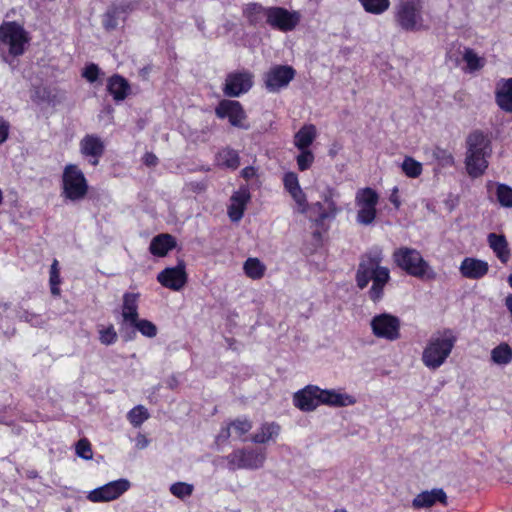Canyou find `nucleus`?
Masks as SVG:
<instances>
[{"label":"nucleus","instance_id":"obj_1","mask_svg":"<svg viewBox=\"0 0 512 512\" xmlns=\"http://www.w3.org/2000/svg\"><path fill=\"white\" fill-rule=\"evenodd\" d=\"M382 260V249L373 247L362 256L356 273V282L360 289L367 287L372 280L369 296L374 302L382 299L384 287L390 280L388 268L380 266Z\"/></svg>","mask_w":512,"mask_h":512},{"label":"nucleus","instance_id":"obj_2","mask_svg":"<svg viewBox=\"0 0 512 512\" xmlns=\"http://www.w3.org/2000/svg\"><path fill=\"white\" fill-rule=\"evenodd\" d=\"M458 336L450 328H444L435 332L427 341L422 351L421 360L430 370L440 368L450 357Z\"/></svg>","mask_w":512,"mask_h":512},{"label":"nucleus","instance_id":"obj_3","mask_svg":"<svg viewBox=\"0 0 512 512\" xmlns=\"http://www.w3.org/2000/svg\"><path fill=\"white\" fill-rule=\"evenodd\" d=\"M491 151L488 135L474 131L468 136L465 165L469 176L477 178L485 173Z\"/></svg>","mask_w":512,"mask_h":512},{"label":"nucleus","instance_id":"obj_4","mask_svg":"<svg viewBox=\"0 0 512 512\" xmlns=\"http://www.w3.org/2000/svg\"><path fill=\"white\" fill-rule=\"evenodd\" d=\"M393 259L399 268L413 277L427 280L436 278L434 270L416 249L400 247L394 251Z\"/></svg>","mask_w":512,"mask_h":512},{"label":"nucleus","instance_id":"obj_5","mask_svg":"<svg viewBox=\"0 0 512 512\" xmlns=\"http://www.w3.org/2000/svg\"><path fill=\"white\" fill-rule=\"evenodd\" d=\"M422 8V0H400L395 12L397 24L406 31L424 30Z\"/></svg>","mask_w":512,"mask_h":512},{"label":"nucleus","instance_id":"obj_6","mask_svg":"<svg viewBox=\"0 0 512 512\" xmlns=\"http://www.w3.org/2000/svg\"><path fill=\"white\" fill-rule=\"evenodd\" d=\"M30 41L28 32L17 22H3L0 25V42L8 47L9 55L18 57L24 54Z\"/></svg>","mask_w":512,"mask_h":512},{"label":"nucleus","instance_id":"obj_7","mask_svg":"<svg viewBox=\"0 0 512 512\" xmlns=\"http://www.w3.org/2000/svg\"><path fill=\"white\" fill-rule=\"evenodd\" d=\"M62 189L64 197L71 201L85 198L88 192V183L83 172L76 165L68 164L64 168Z\"/></svg>","mask_w":512,"mask_h":512},{"label":"nucleus","instance_id":"obj_8","mask_svg":"<svg viewBox=\"0 0 512 512\" xmlns=\"http://www.w3.org/2000/svg\"><path fill=\"white\" fill-rule=\"evenodd\" d=\"M378 202L379 195L373 188L365 187L356 192L355 204L358 208L356 220L359 224L367 226L374 222Z\"/></svg>","mask_w":512,"mask_h":512},{"label":"nucleus","instance_id":"obj_9","mask_svg":"<svg viewBox=\"0 0 512 512\" xmlns=\"http://www.w3.org/2000/svg\"><path fill=\"white\" fill-rule=\"evenodd\" d=\"M266 459L264 449L243 448L236 449L226 456L230 470L258 469L263 466Z\"/></svg>","mask_w":512,"mask_h":512},{"label":"nucleus","instance_id":"obj_10","mask_svg":"<svg viewBox=\"0 0 512 512\" xmlns=\"http://www.w3.org/2000/svg\"><path fill=\"white\" fill-rule=\"evenodd\" d=\"M339 197V193L331 188H328L322 194V202H316L313 205V209L317 212V217L315 219V224L322 229L323 232H326L328 227H324V222L327 219H333L337 216L339 212H341L342 208L337 203V198Z\"/></svg>","mask_w":512,"mask_h":512},{"label":"nucleus","instance_id":"obj_11","mask_svg":"<svg viewBox=\"0 0 512 512\" xmlns=\"http://www.w3.org/2000/svg\"><path fill=\"white\" fill-rule=\"evenodd\" d=\"M371 329L377 338L395 341L400 337V320L394 315L382 313L372 318Z\"/></svg>","mask_w":512,"mask_h":512},{"label":"nucleus","instance_id":"obj_12","mask_svg":"<svg viewBox=\"0 0 512 512\" xmlns=\"http://www.w3.org/2000/svg\"><path fill=\"white\" fill-rule=\"evenodd\" d=\"M301 15L298 11H289L283 7H268L267 24L282 32L292 31L299 24Z\"/></svg>","mask_w":512,"mask_h":512},{"label":"nucleus","instance_id":"obj_13","mask_svg":"<svg viewBox=\"0 0 512 512\" xmlns=\"http://www.w3.org/2000/svg\"><path fill=\"white\" fill-rule=\"evenodd\" d=\"M296 71L289 65H273L264 74L263 81L269 92H279L286 88L294 79Z\"/></svg>","mask_w":512,"mask_h":512},{"label":"nucleus","instance_id":"obj_14","mask_svg":"<svg viewBox=\"0 0 512 512\" xmlns=\"http://www.w3.org/2000/svg\"><path fill=\"white\" fill-rule=\"evenodd\" d=\"M215 114L218 118H227L229 123L237 128L249 129V124L246 123V113L243 106L236 100H222L215 108Z\"/></svg>","mask_w":512,"mask_h":512},{"label":"nucleus","instance_id":"obj_15","mask_svg":"<svg viewBox=\"0 0 512 512\" xmlns=\"http://www.w3.org/2000/svg\"><path fill=\"white\" fill-rule=\"evenodd\" d=\"M254 75L248 70L234 71L227 74L223 93L228 97H238L247 93L253 86Z\"/></svg>","mask_w":512,"mask_h":512},{"label":"nucleus","instance_id":"obj_16","mask_svg":"<svg viewBox=\"0 0 512 512\" xmlns=\"http://www.w3.org/2000/svg\"><path fill=\"white\" fill-rule=\"evenodd\" d=\"M130 488L127 479L111 481L89 492L87 499L94 503L108 502L119 498Z\"/></svg>","mask_w":512,"mask_h":512},{"label":"nucleus","instance_id":"obj_17","mask_svg":"<svg viewBox=\"0 0 512 512\" xmlns=\"http://www.w3.org/2000/svg\"><path fill=\"white\" fill-rule=\"evenodd\" d=\"M158 282L173 291L181 290L187 282L186 266L180 261L175 267H168L157 275Z\"/></svg>","mask_w":512,"mask_h":512},{"label":"nucleus","instance_id":"obj_18","mask_svg":"<svg viewBox=\"0 0 512 512\" xmlns=\"http://www.w3.org/2000/svg\"><path fill=\"white\" fill-rule=\"evenodd\" d=\"M321 388L315 385H307L294 394L293 402L295 407L304 412L314 411L322 405L320 397Z\"/></svg>","mask_w":512,"mask_h":512},{"label":"nucleus","instance_id":"obj_19","mask_svg":"<svg viewBox=\"0 0 512 512\" xmlns=\"http://www.w3.org/2000/svg\"><path fill=\"white\" fill-rule=\"evenodd\" d=\"M250 199L251 195L247 186H241L232 194L228 206V216L231 221L238 222L242 219Z\"/></svg>","mask_w":512,"mask_h":512},{"label":"nucleus","instance_id":"obj_20","mask_svg":"<svg viewBox=\"0 0 512 512\" xmlns=\"http://www.w3.org/2000/svg\"><path fill=\"white\" fill-rule=\"evenodd\" d=\"M104 150L105 146L103 141L96 135L88 134L80 141V151L82 155L89 158V162L93 166L98 165Z\"/></svg>","mask_w":512,"mask_h":512},{"label":"nucleus","instance_id":"obj_21","mask_svg":"<svg viewBox=\"0 0 512 512\" xmlns=\"http://www.w3.org/2000/svg\"><path fill=\"white\" fill-rule=\"evenodd\" d=\"M448 497L442 488H434L430 491H423L419 493L413 500L412 506L415 509H424L440 503L444 506L448 504Z\"/></svg>","mask_w":512,"mask_h":512},{"label":"nucleus","instance_id":"obj_22","mask_svg":"<svg viewBox=\"0 0 512 512\" xmlns=\"http://www.w3.org/2000/svg\"><path fill=\"white\" fill-rule=\"evenodd\" d=\"M139 300L140 293L138 292H126L123 294L121 306L122 327L125 324L131 325L139 318Z\"/></svg>","mask_w":512,"mask_h":512},{"label":"nucleus","instance_id":"obj_23","mask_svg":"<svg viewBox=\"0 0 512 512\" xmlns=\"http://www.w3.org/2000/svg\"><path fill=\"white\" fill-rule=\"evenodd\" d=\"M459 271L464 278L477 280L488 273L489 265L484 260L466 257L461 262Z\"/></svg>","mask_w":512,"mask_h":512},{"label":"nucleus","instance_id":"obj_24","mask_svg":"<svg viewBox=\"0 0 512 512\" xmlns=\"http://www.w3.org/2000/svg\"><path fill=\"white\" fill-rule=\"evenodd\" d=\"M322 405L330 407H347L356 403L353 395L335 389H321L320 392Z\"/></svg>","mask_w":512,"mask_h":512},{"label":"nucleus","instance_id":"obj_25","mask_svg":"<svg viewBox=\"0 0 512 512\" xmlns=\"http://www.w3.org/2000/svg\"><path fill=\"white\" fill-rule=\"evenodd\" d=\"M486 189L488 198L491 201L494 200V195L495 201L498 202L500 206L504 208H512V187L489 180L486 183Z\"/></svg>","mask_w":512,"mask_h":512},{"label":"nucleus","instance_id":"obj_26","mask_svg":"<svg viewBox=\"0 0 512 512\" xmlns=\"http://www.w3.org/2000/svg\"><path fill=\"white\" fill-rule=\"evenodd\" d=\"M497 105L505 112H512V78L497 82L495 91Z\"/></svg>","mask_w":512,"mask_h":512},{"label":"nucleus","instance_id":"obj_27","mask_svg":"<svg viewBox=\"0 0 512 512\" xmlns=\"http://www.w3.org/2000/svg\"><path fill=\"white\" fill-rule=\"evenodd\" d=\"M176 247L175 238L167 233H162L155 236L149 246V251L152 255L157 257H164L169 251Z\"/></svg>","mask_w":512,"mask_h":512},{"label":"nucleus","instance_id":"obj_28","mask_svg":"<svg viewBox=\"0 0 512 512\" xmlns=\"http://www.w3.org/2000/svg\"><path fill=\"white\" fill-rule=\"evenodd\" d=\"M107 90L114 101L120 102L129 95L130 85L124 77L115 74L107 80Z\"/></svg>","mask_w":512,"mask_h":512},{"label":"nucleus","instance_id":"obj_29","mask_svg":"<svg viewBox=\"0 0 512 512\" xmlns=\"http://www.w3.org/2000/svg\"><path fill=\"white\" fill-rule=\"evenodd\" d=\"M487 242L496 257L506 264L510 259V249L506 237L502 234L490 233L487 236Z\"/></svg>","mask_w":512,"mask_h":512},{"label":"nucleus","instance_id":"obj_30","mask_svg":"<svg viewBox=\"0 0 512 512\" xmlns=\"http://www.w3.org/2000/svg\"><path fill=\"white\" fill-rule=\"evenodd\" d=\"M316 137V126L314 124H305L295 133L293 143L298 150L309 149Z\"/></svg>","mask_w":512,"mask_h":512},{"label":"nucleus","instance_id":"obj_31","mask_svg":"<svg viewBox=\"0 0 512 512\" xmlns=\"http://www.w3.org/2000/svg\"><path fill=\"white\" fill-rule=\"evenodd\" d=\"M215 165L220 168L236 170L240 165L238 151L230 147L220 149L215 156Z\"/></svg>","mask_w":512,"mask_h":512},{"label":"nucleus","instance_id":"obj_32","mask_svg":"<svg viewBox=\"0 0 512 512\" xmlns=\"http://www.w3.org/2000/svg\"><path fill=\"white\" fill-rule=\"evenodd\" d=\"M268 7H264L259 3H248L243 7V16L251 25L262 24L267 22Z\"/></svg>","mask_w":512,"mask_h":512},{"label":"nucleus","instance_id":"obj_33","mask_svg":"<svg viewBox=\"0 0 512 512\" xmlns=\"http://www.w3.org/2000/svg\"><path fill=\"white\" fill-rule=\"evenodd\" d=\"M279 432L280 426L277 423H263L258 432L251 437V441L257 444L266 443L277 437Z\"/></svg>","mask_w":512,"mask_h":512},{"label":"nucleus","instance_id":"obj_34","mask_svg":"<svg viewBox=\"0 0 512 512\" xmlns=\"http://www.w3.org/2000/svg\"><path fill=\"white\" fill-rule=\"evenodd\" d=\"M252 428V422L246 418H237L235 420L230 421L225 429H222L220 436L224 437L225 439L230 437V430L233 429L235 434L238 437H241L248 433Z\"/></svg>","mask_w":512,"mask_h":512},{"label":"nucleus","instance_id":"obj_35","mask_svg":"<svg viewBox=\"0 0 512 512\" xmlns=\"http://www.w3.org/2000/svg\"><path fill=\"white\" fill-rule=\"evenodd\" d=\"M243 270L250 279L259 280L264 277L266 266L258 258L250 257L244 262Z\"/></svg>","mask_w":512,"mask_h":512},{"label":"nucleus","instance_id":"obj_36","mask_svg":"<svg viewBox=\"0 0 512 512\" xmlns=\"http://www.w3.org/2000/svg\"><path fill=\"white\" fill-rule=\"evenodd\" d=\"M491 360L494 364L505 366L512 361V348L503 342L491 350Z\"/></svg>","mask_w":512,"mask_h":512},{"label":"nucleus","instance_id":"obj_37","mask_svg":"<svg viewBox=\"0 0 512 512\" xmlns=\"http://www.w3.org/2000/svg\"><path fill=\"white\" fill-rule=\"evenodd\" d=\"M463 60L467 65L466 71L470 73L480 70L485 65V58L478 56V54L471 48H466L464 50Z\"/></svg>","mask_w":512,"mask_h":512},{"label":"nucleus","instance_id":"obj_38","mask_svg":"<svg viewBox=\"0 0 512 512\" xmlns=\"http://www.w3.org/2000/svg\"><path fill=\"white\" fill-rule=\"evenodd\" d=\"M401 169L408 178H418L423 171L422 164L410 156L404 158Z\"/></svg>","mask_w":512,"mask_h":512},{"label":"nucleus","instance_id":"obj_39","mask_svg":"<svg viewBox=\"0 0 512 512\" xmlns=\"http://www.w3.org/2000/svg\"><path fill=\"white\" fill-rule=\"evenodd\" d=\"M364 10L368 13L379 15L388 10L389 0H359Z\"/></svg>","mask_w":512,"mask_h":512},{"label":"nucleus","instance_id":"obj_40","mask_svg":"<svg viewBox=\"0 0 512 512\" xmlns=\"http://www.w3.org/2000/svg\"><path fill=\"white\" fill-rule=\"evenodd\" d=\"M127 418L134 427H140L149 418V412L144 406L137 405L128 412Z\"/></svg>","mask_w":512,"mask_h":512},{"label":"nucleus","instance_id":"obj_41","mask_svg":"<svg viewBox=\"0 0 512 512\" xmlns=\"http://www.w3.org/2000/svg\"><path fill=\"white\" fill-rule=\"evenodd\" d=\"M49 284L51 293L54 296L60 295V284H61V278H60V269H59V262L58 260L54 259L51 267H50V278H49Z\"/></svg>","mask_w":512,"mask_h":512},{"label":"nucleus","instance_id":"obj_42","mask_svg":"<svg viewBox=\"0 0 512 512\" xmlns=\"http://www.w3.org/2000/svg\"><path fill=\"white\" fill-rule=\"evenodd\" d=\"M137 331H139L143 336L148 338H153L157 335L158 329L156 325L147 320L138 318L137 321L131 324Z\"/></svg>","mask_w":512,"mask_h":512},{"label":"nucleus","instance_id":"obj_43","mask_svg":"<svg viewBox=\"0 0 512 512\" xmlns=\"http://www.w3.org/2000/svg\"><path fill=\"white\" fill-rule=\"evenodd\" d=\"M169 490L173 496L184 500L192 495L194 486L185 482H176L170 486Z\"/></svg>","mask_w":512,"mask_h":512},{"label":"nucleus","instance_id":"obj_44","mask_svg":"<svg viewBox=\"0 0 512 512\" xmlns=\"http://www.w3.org/2000/svg\"><path fill=\"white\" fill-rule=\"evenodd\" d=\"M314 161L315 156L310 149L299 150V154L296 156L297 167L301 172L310 169Z\"/></svg>","mask_w":512,"mask_h":512},{"label":"nucleus","instance_id":"obj_45","mask_svg":"<svg viewBox=\"0 0 512 512\" xmlns=\"http://www.w3.org/2000/svg\"><path fill=\"white\" fill-rule=\"evenodd\" d=\"M117 332L112 324L99 329V340L102 344L108 346L117 341Z\"/></svg>","mask_w":512,"mask_h":512},{"label":"nucleus","instance_id":"obj_46","mask_svg":"<svg viewBox=\"0 0 512 512\" xmlns=\"http://www.w3.org/2000/svg\"><path fill=\"white\" fill-rule=\"evenodd\" d=\"M75 451L77 456L83 459L90 460L93 457L91 443L86 438H82L76 443Z\"/></svg>","mask_w":512,"mask_h":512},{"label":"nucleus","instance_id":"obj_47","mask_svg":"<svg viewBox=\"0 0 512 512\" xmlns=\"http://www.w3.org/2000/svg\"><path fill=\"white\" fill-rule=\"evenodd\" d=\"M284 188L290 193L296 189L301 188L298 180V176L294 172H287L283 176Z\"/></svg>","mask_w":512,"mask_h":512},{"label":"nucleus","instance_id":"obj_48","mask_svg":"<svg viewBox=\"0 0 512 512\" xmlns=\"http://www.w3.org/2000/svg\"><path fill=\"white\" fill-rule=\"evenodd\" d=\"M99 75L100 69L94 63L86 65L82 72V76L90 83L95 82L98 79Z\"/></svg>","mask_w":512,"mask_h":512},{"label":"nucleus","instance_id":"obj_49","mask_svg":"<svg viewBox=\"0 0 512 512\" xmlns=\"http://www.w3.org/2000/svg\"><path fill=\"white\" fill-rule=\"evenodd\" d=\"M289 194L291 195L293 200L298 205L300 211L305 212L307 210L308 203H307L306 195L303 192V190L301 188H299V189H296L295 191H291Z\"/></svg>","mask_w":512,"mask_h":512},{"label":"nucleus","instance_id":"obj_50","mask_svg":"<svg viewBox=\"0 0 512 512\" xmlns=\"http://www.w3.org/2000/svg\"><path fill=\"white\" fill-rule=\"evenodd\" d=\"M117 9L109 10L105 15L103 19V25L106 30H113L117 27Z\"/></svg>","mask_w":512,"mask_h":512},{"label":"nucleus","instance_id":"obj_51","mask_svg":"<svg viewBox=\"0 0 512 512\" xmlns=\"http://www.w3.org/2000/svg\"><path fill=\"white\" fill-rule=\"evenodd\" d=\"M10 131V124L4 118L0 117V144L4 143Z\"/></svg>","mask_w":512,"mask_h":512},{"label":"nucleus","instance_id":"obj_52","mask_svg":"<svg viewBox=\"0 0 512 512\" xmlns=\"http://www.w3.org/2000/svg\"><path fill=\"white\" fill-rule=\"evenodd\" d=\"M438 153L442 154L441 157L437 154V158L440 160L441 165L451 166L454 164V158H453L452 154L446 153L445 151H442V150H439Z\"/></svg>","mask_w":512,"mask_h":512},{"label":"nucleus","instance_id":"obj_53","mask_svg":"<svg viewBox=\"0 0 512 512\" xmlns=\"http://www.w3.org/2000/svg\"><path fill=\"white\" fill-rule=\"evenodd\" d=\"M389 201L393 204L395 209H399L401 206V199L399 196V189L397 186H395L390 193Z\"/></svg>","mask_w":512,"mask_h":512},{"label":"nucleus","instance_id":"obj_54","mask_svg":"<svg viewBox=\"0 0 512 512\" xmlns=\"http://www.w3.org/2000/svg\"><path fill=\"white\" fill-rule=\"evenodd\" d=\"M241 176L246 180L250 181L257 177V169L253 166H248L242 169Z\"/></svg>","mask_w":512,"mask_h":512},{"label":"nucleus","instance_id":"obj_55","mask_svg":"<svg viewBox=\"0 0 512 512\" xmlns=\"http://www.w3.org/2000/svg\"><path fill=\"white\" fill-rule=\"evenodd\" d=\"M143 163L146 165V166H156L157 163H158V158L156 157L155 154H153L152 152H147L144 154L143 156Z\"/></svg>","mask_w":512,"mask_h":512},{"label":"nucleus","instance_id":"obj_56","mask_svg":"<svg viewBox=\"0 0 512 512\" xmlns=\"http://www.w3.org/2000/svg\"><path fill=\"white\" fill-rule=\"evenodd\" d=\"M313 238L314 240L318 243V244H321L322 243V231H319V230H316L313 232Z\"/></svg>","mask_w":512,"mask_h":512},{"label":"nucleus","instance_id":"obj_57","mask_svg":"<svg viewBox=\"0 0 512 512\" xmlns=\"http://www.w3.org/2000/svg\"><path fill=\"white\" fill-rule=\"evenodd\" d=\"M124 340L125 341H131L135 338V332L134 331H131L130 333H126L124 336H123Z\"/></svg>","mask_w":512,"mask_h":512},{"label":"nucleus","instance_id":"obj_58","mask_svg":"<svg viewBox=\"0 0 512 512\" xmlns=\"http://www.w3.org/2000/svg\"><path fill=\"white\" fill-rule=\"evenodd\" d=\"M193 186L194 189H199V190H203L205 189V184L204 183H192L191 184Z\"/></svg>","mask_w":512,"mask_h":512},{"label":"nucleus","instance_id":"obj_59","mask_svg":"<svg viewBox=\"0 0 512 512\" xmlns=\"http://www.w3.org/2000/svg\"><path fill=\"white\" fill-rule=\"evenodd\" d=\"M140 437L142 438V440H140V443H143L142 446L144 447L146 445V443H147V440H146V438L144 436H140Z\"/></svg>","mask_w":512,"mask_h":512},{"label":"nucleus","instance_id":"obj_60","mask_svg":"<svg viewBox=\"0 0 512 512\" xmlns=\"http://www.w3.org/2000/svg\"><path fill=\"white\" fill-rule=\"evenodd\" d=\"M140 437L142 438V440H140V443H143L142 446L144 447L146 445V443H147V440H146V438L144 436H140Z\"/></svg>","mask_w":512,"mask_h":512},{"label":"nucleus","instance_id":"obj_61","mask_svg":"<svg viewBox=\"0 0 512 512\" xmlns=\"http://www.w3.org/2000/svg\"><path fill=\"white\" fill-rule=\"evenodd\" d=\"M508 283L512 287V273L508 277Z\"/></svg>","mask_w":512,"mask_h":512},{"label":"nucleus","instance_id":"obj_62","mask_svg":"<svg viewBox=\"0 0 512 512\" xmlns=\"http://www.w3.org/2000/svg\"><path fill=\"white\" fill-rule=\"evenodd\" d=\"M334 512H347V511H346V509L341 508V509H336Z\"/></svg>","mask_w":512,"mask_h":512}]
</instances>
